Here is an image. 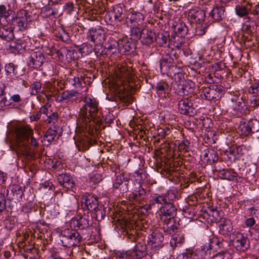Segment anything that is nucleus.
<instances>
[{
    "label": "nucleus",
    "mask_w": 259,
    "mask_h": 259,
    "mask_svg": "<svg viewBox=\"0 0 259 259\" xmlns=\"http://www.w3.org/2000/svg\"><path fill=\"white\" fill-rule=\"evenodd\" d=\"M144 20V15L138 12L129 13L125 18V23L128 27L141 26Z\"/></svg>",
    "instance_id": "nucleus-15"
},
{
    "label": "nucleus",
    "mask_w": 259,
    "mask_h": 259,
    "mask_svg": "<svg viewBox=\"0 0 259 259\" xmlns=\"http://www.w3.org/2000/svg\"><path fill=\"white\" fill-rule=\"evenodd\" d=\"M220 233L223 235H228L231 233L233 227L231 221L230 220L225 219L219 225Z\"/></svg>",
    "instance_id": "nucleus-32"
},
{
    "label": "nucleus",
    "mask_w": 259,
    "mask_h": 259,
    "mask_svg": "<svg viewBox=\"0 0 259 259\" xmlns=\"http://www.w3.org/2000/svg\"><path fill=\"white\" fill-rule=\"evenodd\" d=\"M1 24L0 37L1 38L7 41L13 40L14 38L13 27L9 23L7 25H3L2 23Z\"/></svg>",
    "instance_id": "nucleus-22"
},
{
    "label": "nucleus",
    "mask_w": 259,
    "mask_h": 259,
    "mask_svg": "<svg viewBox=\"0 0 259 259\" xmlns=\"http://www.w3.org/2000/svg\"><path fill=\"white\" fill-rule=\"evenodd\" d=\"M134 250L140 253L144 257L147 254V246L145 243L142 242H138L133 249Z\"/></svg>",
    "instance_id": "nucleus-49"
},
{
    "label": "nucleus",
    "mask_w": 259,
    "mask_h": 259,
    "mask_svg": "<svg viewBox=\"0 0 259 259\" xmlns=\"http://www.w3.org/2000/svg\"><path fill=\"white\" fill-rule=\"evenodd\" d=\"M123 9L119 5L115 6L112 10L108 12L105 15V19L111 24L115 23L116 21L120 22L122 19Z\"/></svg>",
    "instance_id": "nucleus-14"
},
{
    "label": "nucleus",
    "mask_w": 259,
    "mask_h": 259,
    "mask_svg": "<svg viewBox=\"0 0 259 259\" xmlns=\"http://www.w3.org/2000/svg\"><path fill=\"white\" fill-rule=\"evenodd\" d=\"M41 83L38 81H35L31 86V92L30 94L32 95H35L37 93L40 92L41 89Z\"/></svg>",
    "instance_id": "nucleus-56"
},
{
    "label": "nucleus",
    "mask_w": 259,
    "mask_h": 259,
    "mask_svg": "<svg viewBox=\"0 0 259 259\" xmlns=\"http://www.w3.org/2000/svg\"><path fill=\"white\" fill-rule=\"evenodd\" d=\"M167 84L164 82H159L155 87L156 91L160 97H165V91Z\"/></svg>",
    "instance_id": "nucleus-50"
},
{
    "label": "nucleus",
    "mask_w": 259,
    "mask_h": 259,
    "mask_svg": "<svg viewBox=\"0 0 259 259\" xmlns=\"http://www.w3.org/2000/svg\"><path fill=\"white\" fill-rule=\"evenodd\" d=\"M12 13V11L7 10L5 5H0V22L2 23V18H4L7 20V21H8L9 20L8 19H9V17Z\"/></svg>",
    "instance_id": "nucleus-51"
},
{
    "label": "nucleus",
    "mask_w": 259,
    "mask_h": 259,
    "mask_svg": "<svg viewBox=\"0 0 259 259\" xmlns=\"http://www.w3.org/2000/svg\"><path fill=\"white\" fill-rule=\"evenodd\" d=\"M135 225L133 223L129 222H125L124 227H122L124 229V235L126 236L128 239L132 241H135L136 239L137 230L135 229Z\"/></svg>",
    "instance_id": "nucleus-27"
},
{
    "label": "nucleus",
    "mask_w": 259,
    "mask_h": 259,
    "mask_svg": "<svg viewBox=\"0 0 259 259\" xmlns=\"http://www.w3.org/2000/svg\"><path fill=\"white\" fill-rule=\"evenodd\" d=\"M105 38V31L101 27L90 29L87 34L88 40L97 45L102 44Z\"/></svg>",
    "instance_id": "nucleus-11"
},
{
    "label": "nucleus",
    "mask_w": 259,
    "mask_h": 259,
    "mask_svg": "<svg viewBox=\"0 0 259 259\" xmlns=\"http://www.w3.org/2000/svg\"><path fill=\"white\" fill-rule=\"evenodd\" d=\"M146 33L143 32V36L142 42L143 44L149 45L152 44L155 40L156 34L152 31L146 30Z\"/></svg>",
    "instance_id": "nucleus-39"
},
{
    "label": "nucleus",
    "mask_w": 259,
    "mask_h": 259,
    "mask_svg": "<svg viewBox=\"0 0 259 259\" xmlns=\"http://www.w3.org/2000/svg\"><path fill=\"white\" fill-rule=\"evenodd\" d=\"M231 101L235 102V104L232 105V108L237 112V115L247 113L246 112L247 108L245 107V103L242 97H234L231 99Z\"/></svg>",
    "instance_id": "nucleus-21"
},
{
    "label": "nucleus",
    "mask_w": 259,
    "mask_h": 259,
    "mask_svg": "<svg viewBox=\"0 0 259 259\" xmlns=\"http://www.w3.org/2000/svg\"><path fill=\"white\" fill-rule=\"evenodd\" d=\"M173 59L168 55L163 56L160 61V71L162 74H166L168 76H172L178 74L177 68L174 64Z\"/></svg>",
    "instance_id": "nucleus-8"
},
{
    "label": "nucleus",
    "mask_w": 259,
    "mask_h": 259,
    "mask_svg": "<svg viewBox=\"0 0 259 259\" xmlns=\"http://www.w3.org/2000/svg\"><path fill=\"white\" fill-rule=\"evenodd\" d=\"M238 130L241 136H248L259 131V121L251 119L248 121H240Z\"/></svg>",
    "instance_id": "nucleus-7"
},
{
    "label": "nucleus",
    "mask_w": 259,
    "mask_h": 259,
    "mask_svg": "<svg viewBox=\"0 0 259 259\" xmlns=\"http://www.w3.org/2000/svg\"><path fill=\"white\" fill-rule=\"evenodd\" d=\"M232 244L237 249L241 251L245 250L249 246L247 237L242 233L236 234L235 238L232 240Z\"/></svg>",
    "instance_id": "nucleus-16"
},
{
    "label": "nucleus",
    "mask_w": 259,
    "mask_h": 259,
    "mask_svg": "<svg viewBox=\"0 0 259 259\" xmlns=\"http://www.w3.org/2000/svg\"><path fill=\"white\" fill-rule=\"evenodd\" d=\"M71 83L76 88H83V85L82 83L81 77H74L70 80Z\"/></svg>",
    "instance_id": "nucleus-62"
},
{
    "label": "nucleus",
    "mask_w": 259,
    "mask_h": 259,
    "mask_svg": "<svg viewBox=\"0 0 259 259\" xmlns=\"http://www.w3.org/2000/svg\"><path fill=\"white\" fill-rule=\"evenodd\" d=\"M163 241V234L156 231L152 233L148 237V245L153 248L161 247L162 246Z\"/></svg>",
    "instance_id": "nucleus-19"
},
{
    "label": "nucleus",
    "mask_w": 259,
    "mask_h": 259,
    "mask_svg": "<svg viewBox=\"0 0 259 259\" xmlns=\"http://www.w3.org/2000/svg\"><path fill=\"white\" fill-rule=\"evenodd\" d=\"M81 207L83 210L92 211L99 205L98 197L91 194L87 193L81 197Z\"/></svg>",
    "instance_id": "nucleus-9"
},
{
    "label": "nucleus",
    "mask_w": 259,
    "mask_h": 259,
    "mask_svg": "<svg viewBox=\"0 0 259 259\" xmlns=\"http://www.w3.org/2000/svg\"><path fill=\"white\" fill-rule=\"evenodd\" d=\"M32 130L28 126H18L15 128L16 142L19 150L27 157L34 158L35 155L29 149V145L36 147L38 142L31 137Z\"/></svg>",
    "instance_id": "nucleus-2"
},
{
    "label": "nucleus",
    "mask_w": 259,
    "mask_h": 259,
    "mask_svg": "<svg viewBox=\"0 0 259 259\" xmlns=\"http://www.w3.org/2000/svg\"><path fill=\"white\" fill-rule=\"evenodd\" d=\"M71 224L79 229H85L89 226V217L83 215L80 217L78 219H72L71 220Z\"/></svg>",
    "instance_id": "nucleus-30"
},
{
    "label": "nucleus",
    "mask_w": 259,
    "mask_h": 259,
    "mask_svg": "<svg viewBox=\"0 0 259 259\" xmlns=\"http://www.w3.org/2000/svg\"><path fill=\"white\" fill-rule=\"evenodd\" d=\"M135 43L125 38L118 41V49L125 53H130L135 49Z\"/></svg>",
    "instance_id": "nucleus-23"
},
{
    "label": "nucleus",
    "mask_w": 259,
    "mask_h": 259,
    "mask_svg": "<svg viewBox=\"0 0 259 259\" xmlns=\"http://www.w3.org/2000/svg\"><path fill=\"white\" fill-rule=\"evenodd\" d=\"M17 66L12 63L7 64L5 66V71L7 75L12 78L16 77L17 75Z\"/></svg>",
    "instance_id": "nucleus-42"
},
{
    "label": "nucleus",
    "mask_w": 259,
    "mask_h": 259,
    "mask_svg": "<svg viewBox=\"0 0 259 259\" xmlns=\"http://www.w3.org/2000/svg\"><path fill=\"white\" fill-rule=\"evenodd\" d=\"M54 128H50L46 132L43 137L44 141H47L50 144L55 140L57 135V129L59 128V127H57L55 126Z\"/></svg>",
    "instance_id": "nucleus-38"
},
{
    "label": "nucleus",
    "mask_w": 259,
    "mask_h": 259,
    "mask_svg": "<svg viewBox=\"0 0 259 259\" xmlns=\"http://www.w3.org/2000/svg\"><path fill=\"white\" fill-rule=\"evenodd\" d=\"M211 259H232V255L228 252L223 251L213 255Z\"/></svg>",
    "instance_id": "nucleus-58"
},
{
    "label": "nucleus",
    "mask_w": 259,
    "mask_h": 259,
    "mask_svg": "<svg viewBox=\"0 0 259 259\" xmlns=\"http://www.w3.org/2000/svg\"><path fill=\"white\" fill-rule=\"evenodd\" d=\"M77 50L80 57L88 55L91 52V50H88V45L85 44H82L80 48L77 49Z\"/></svg>",
    "instance_id": "nucleus-57"
},
{
    "label": "nucleus",
    "mask_w": 259,
    "mask_h": 259,
    "mask_svg": "<svg viewBox=\"0 0 259 259\" xmlns=\"http://www.w3.org/2000/svg\"><path fill=\"white\" fill-rule=\"evenodd\" d=\"M201 159L206 161L209 164H212L218 159L217 152L213 149H205L201 155Z\"/></svg>",
    "instance_id": "nucleus-24"
},
{
    "label": "nucleus",
    "mask_w": 259,
    "mask_h": 259,
    "mask_svg": "<svg viewBox=\"0 0 259 259\" xmlns=\"http://www.w3.org/2000/svg\"><path fill=\"white\" fill-rule=\"evenodd\" d=\"M170 132V130L168 128H159L157 130V136L159 138L158 140L160 139H163L165 137V136L168 135Z\"/></svg>",
    "instance_id": "nucleus-64"
},
{
    "label": "nucleus",
    "mask_w": 259,
    "mask_h": 259,
    "mask_svg": "<svg viewBox=\"0 0 259 259\" xmlns=\"http://www.w3.org/2000/svg\"><path fill=\"white\" fill-rule=\"evenodd\" d=\"M159 204L161 205L159 209L158 215L160 222L163 224V230L167 234H171L177 229L174 221L177 209L173 203Z\"/></svg>",
    "instance_id": "nucleus-3"
},
{
    "label": "nucleus",
    "mask_w": 259,
    "mask_h": 259,
    "mask_svg": "<svg viewBox=\"0 0 259 259\" xmlns=\"http://www.w3.org/2000/svg\"><path fill=\"white\" fill-rule=\"evenodd\" d=\"M215 171L218 172V176L222 179L229 181H234L236 180L237 174L232 169H216Z\"/></svg>",
    "instance_id": "nucleus-26"
},
{
    "label": "nucleus",
    "mask_w": 259,
    "mask_h": 259,
    "mask_svg": "<svg viewBox=\"0 0 259 259\" xmlns=\"http://www.w3.org/2000/svg\"><path fill=\"white\" fill-rule=\"evenodd\" d=\"M57 180L59 184L67 190L73 191L75 184L73 178L70 176L63 174L58 176Z\"/></svg>",
    "instance_id": "nucleus-20"
},
{
    "label": "nucleus",
    "mask_w": 259,
    "mask_h": 259,
    "mask_svg": "<svg viewBox=\"0 0 259 259\" xmlns=\"http://www.w3.org/2000/svg\"><path fill=\"white\" fill-rule=\"evenodd\" d=\"M10 21V19H9ZM31 21L28 12L25 10H20L17 12L15 17L11 19L10 24L14 29L17 28L19 30L22 31L25 29L28 22Z\"/></svg>",
    "instance_id": "nucleus-6"
},
{
    "label": "nucleus",
    "mask_w": 259,
    "mask_h": 259,
    "mask_svg": "<svg viewBox=\"0 0 259 259\" xmlns=\"http://www.w3.org/2000/svg\"><path fill=\"white\" fill-rule=\"evenodd\" d=\"M131 28V39L134 41H137L141 38L142 32L144 30H142L141 26L130 27Z\"/></svg>",
    "instance_id": "nucleus-41"
},
{
    "label": "nucleus",
    "mask_w": 259,
    "mask_h": 259,
    "mask_svg": "<svg viewBox=\"0 0 259 259\" xmlns=\"http://www.w3.org/2000/svg\"><path fill=\"white\" fill-rule=\"evenodd\" d=\"M246 151L245 148L243 146H235L232 147L230 152L231 154L233 155L236 158H239L242 156Z\"/></svg>",
    "instance_id": "nucleus-44"
},
{
    "label": "nucleus",
    "mask_w": 259,
    "mask_h": 259,
    "mask_svg": "<svg viewBox=\"0 0 259 259\" xmlns=\"http://www.w3.org/2000/svg\"><path fill=\"white\" fill-rule=\"evenodd\" d=\"M134 176L136 181L140 184L146 179L148 174L144 169H140L135 172Z\"/></svg>",
    "instance_id": "nucleus-47"
},
{
    "label": "nucleus",
    "mask_w": 259,
    "mask_h": 259,
    "mask_svg": "<svg viewBox=\"0 0 259 259\" xmlns=\"http://www.w3.org/2000/svg\"><path fill=\"white\" fill-rule=\"evenodd\" d=\"M84 104L80 109L79 117L77 120V128L81 131L85 137L94 135L93 123H98L101 120V113L99 111L98 103L95 98L85 97Z\"/></svg>",
    "instance_id": "nucleus-1"
},
{
    "label": "nucleus",
    "mask_w": 259,
    "mask_h": 259,
    "mask_svg": "<svg viewBox=\"0 0 259 259\" xmlns=\"http://www.w3.org/2000/svg\"><path fill=\"white\" fill-rule=\"evenodd\" d=\"M11 190L14 196H15L17 199L21 198L23 194L22 188L18 185H12Z\"/></svg>",
    "instance_id": "nucleus-55"
},
{
    "label": "nucleus",
    "mask_w": 259,
    "mask_h": 259,
    "mask_svg": "<svg viewBox=\"0 0 259 259\" xmlns=\"http://www.w3.org/2000/svg\"><path fill=\"white\" fill-rule=\"evenodd\" d=\"M5 87L4 84H2L0 87V107H4L9 106L12 105V102L9 99H7L4 96L5 91Z\"/></svg>",
    "instance_id": "nucleus-43"
},
{
    "label": "nucleus",
    "mask_w": 259,
    "mask_h": 259,
    "mask_svg": "<svg viewBox=\"0 0 259 259\" xmlns=\"http://www.w3.org/2000/svg\"><path fill=\"white\" fill-rule=\"evenodd\" d=\"M178 192L176 189L168 190L163 195H159L154 197L151 200L152 204L155 203H172L176 199Z\"/></svg>",
    "instance_id": "nucleus-10"
},
{
    "label": "nucleus",
    "mask_w": 259,
    "mask_h": 259,
    "mask_svg": "<svg viewBox=\"0 0 259 259\" xmlns=\"http://www.w3.org/2000/svg\"><path fill=\"white\" fill-rule=\"evenodd\" d=\"M62 53L65 54L66 59L69 61L80 58V55H78L77 50L72 48H62Z\"/></svg>",
    "instance_id": "nucleus-36"
},
{
    "label": "nucleus",
    "mask_w": 259,
    "mask_h": 259,
    "mask_svg": "<svg viewBox=\"0 0 259 259\" xmlns=\"http://www.w3.org/2000/svg\"><path fill=\"white\" fill-rule=\"evenodd\" d=\"M61 8L60 6L56 5H52L51 3L44 8V13L46 17H53L56 18L58 17L61 13Z\"/></svg>",
    "instance_id": "nucleus-28"
},
{
    "label": "nucleus",
    "mask_w": 259,
    "mask_h": 259,
    "mask_svg": "<svg viewBox=\"0 0 259 259\" xmlns=\"http://www.w3.org/2000/svg\"><path fill=\"white\" fill-rule=\"evenodd\" d=\"M168 36L163 34H159L158 36L155 37V41L160 46L162 47L168 46L167 45V41Z\"/></svg>",
    "instance_id": "nucleus-54"
},
{
    "label": "nucleus",
    "mask_w": 259,
    "mask_h": 259,
    "mask_svg": "<svg viewBox=\"0 0 259 259\" xmlns=\"http://www.w3.org/2000/svg\"><path fill=\"white\" fill-rule=\"evenodd\" d=\"M208 214L209 215L212 216L216 222L220 221L222 219V211L217 208L209 207Z\"/></svg>",
    "instance_id": "nucleus-46"
},
{
    "label": "nucleus",
    "mask_w": 259,
    "mask_h": 259,
    "mask_svg": "<svg viewBox=\"0 0 259 259\" xmlns=\"http://www.w3.org/2000/svg\"><path fill=\"white\" fill-rule=\"evenodd\" d=\"M46 61L44 53L40 50L32 51L29 57V66L34 69L39 68Z\"/></svg>",
    "instance_id": "nucleus-12"
},
{
    "label": "nucleus",
    "mask_w": 259,
    "mask_h": 259,
    "mask_svg": "<svg viewBox=\"0 0 259 259\" xmlns=\"http://www.w3.org/2000/svg\"><path fill=\"white\" fill-rule=\"evenodd\" d=\"M190 142L187 140H184L179 144L178 148L180 151L187 152L189 150Z\"/></svg>",
    "instance_id": "nucleus-63"
},
{
    "label": "nucleus",
    "mask_w": 259,
    "mask_h": 259,
    "mask_svg": "<svg viewBox=\"0 0 259 259\" xmlns=\"http://www.w3.org/2000/svg\"><path fill=\"white\" fill-rule=\"evenodd\" d=\"M183 259H201L197 251L193 249H186L182 254Z\"/></svg>",
    "instance_id": "nucleus-45"
},
{
    "label": "nucleus",
    "mask_w": 259,
    "mask_h": 259,
    "mask_svg": "<svg viewBox=\"0 0 259 259\" xmlns=\"http://www.w3.org/2000/svg\"><path fill=\"white\" fill-rule=\"evenodd\" d=\"M195 83L191 81H185L184 83L181 85L179 94L182 96H187L194 91Z\"/></svg>",
    "instance_id": "nucleus-35"
},
{
    "label": "nucleus",
    "mask_w": 259,
    "mask_h": 259,
    "mask_svg": "<svg viewBox=\"0 0 259 259\" xmlns=\"http://www.w3.org/2000/svg\"><path fill=\"white\" fill-rule=\"evenodd\" d=\"M117 47H118V41L113 39H111V41L106 44L105 49L107 50L106 53H113L115 52Z\"/></svg>",
    "instance_id": "nucleus-52"
},
{
    "label": "nucleus",
    "mask_w": 259,
    "mask_h": 259,
    "mask_svg": "<svg viewBox=\"0 0 259 259\" xmlns=\"http://www.w3.org/2000/svg\"><path fill=\"white\" fill-rule=\"evenodd\" d=\"M220 242L217 239L209 240V242L201 247V250L197 251L200 257L202 259L204 255L210 254V251L213 249L214 245L220 246Z\"/></svg>",
    "instance_id": "nucleus-25"
},
{
    "label": "nucleus",
    "mask_w": 259,
    "mask_h": 259,
    "mask_svg": "<svg viewBox=\"0 0 259 259\" xmlns=\"http://www.w3.org/2000/svg\"><path fill=\"white\" fill-rule=\"evenodd\" d=\"M209 16L214 21L222 20L225 17V8L223 6H217L210 12Z\"/></svg>",
    "instance_id": "nucleus-34"
},
{
    "label": "nucleus",
    "mask_w": 259,
    "mask_h": 259,
    "mask_svg": "<svg viewBox=\"0 0 259 259\" xmlns=\"http://www.w3.org/2000/svg\"><path fill=\"white\" fill-rule=\"evenodd\" d=\"M128 197L130 201L141 203L146 198V191L141 185H138L130 194Z\"/></svg>",
    "instance_id": "nucleus-18"
},
{
    "label": "nucleus",
    "mask_w": 259,
    "mask_h": 259,
    "mask_svg": "<svg viewBox=\"0 0 259 259\" xmlns=\"http://www.w3.org/2000/svg\"><path fill=\"white\" fill-rule=\"evenodd\" d=\"M178 109L181 114L189 115L194 113L195 108L192 101L188 98H185L179 101Z\"/></svg>",
    "instance_id": "nucleus-17"
},
{
    "label": "nucleus",
    "mask_w": 259,
    "mask_h": 259,
    "mask_svg": "<svg viewBox=\"0 0 259 259\" xmlns=\"http://www.w3.org/2000/svg\"><path fill=\"white\" fill-rule=\"evenodd\" d=\"M236 14L240 17L246 16L249 13V9L244 6L238 5L235 8Z\"/></svg>",
    "instance_id": "nucleus-53"
},
{
    "label": "nucleus",
    "mask_w": 259,
    "mask_h": 259,
    "mask_svg": "<svg viewBox=\"0 0 259 259\" xmlns=\"http://www.w3.org/2000/svg\"><path fill=\"white\" fill-rule=\"evenodd\" d=\"M189 17L197 23H201L204 21L205 13L203 10H191L189 13Z\"/></svg>",
    "instance_id": "nucleus-33"
},
{
    "label": "nucleus",
    "mask_w": 259,
    "mask_h": 259,
    "mask_svg": "<svg viewBox=\"0 0 259 259\" xmlns=\"http://www.w3.org/2000/svg\"><path fill=\"white\" fill-rule=\"evenodd\" d=\"M201 90V96L202 98L214 102L220 100L225 93V90L223 86L214 84L207 87H203Z\"/></svg>",
    "instance_id": "nucleus-5"
},
{
    "label": "nucleus",
    "mask_w": 259,
    "mask_h": 259,
    "mask_svg": "<svg viewBox=\"0 0 259 259\" xmlns=\"http://www.w3.org/2000/svg\"><path fill=\"white\" fill-rule=\"evenodd\" d=\"M144 257L133 249L126 251V259H140Z\"/></svg>",
    "instance_id": "nucleus-59"
},
{
    "label": "nucleus",
    "mask_w": 259,
    "mask_h": 259,
    "mask_svg": "<svg viewBox=\"0 0 259 259\" xmlns=\"http://www.w3.org/2000/svg\"><path fill=\"white\" fill-rule=\"evenodd\" d=\"M115 74L117 77L120 79L124 81L131 77L133 74L132 72L124 66L120 65V67L118 66L115 71Z\"/></svg>",
    "instance_id": "nucleus-31"
},
{
    "label": "nucleus",
    "mask_w": 259,
    "mask_h": 259,
    "mask_svg": "<svg viewBox=\"0 0 259 259\" xmlns=\"http://www.w3.org/2000/svg\"><path fill=\"white\" fill-rule=\"evenodd\" d=\"M130 181L122 174L116 175L113 182V187L114 189L119 190L124 193L128 191Z\"/></svg>",
    "instance_id": "nucleus-13"
},
{
    "label": "nucleus",
    "mask_w": 259,
    "mask_h": 259,
    "mask_svg": "<svg viewBox=\"0 0 259 259\" xmlns=\"http://www.w3.org/2000/svg\"><path fill=\"white\" fill-rule=\"evenodd\" d=\"M81 240V235L75 229H64L61 233V241L64 247H70L77 246Z\"/></svg>",
    "instance_id": "nucleus-4"
},
{
    "label": "nucleus",
    "mask_w": 259,
    "mask_h": 259,
    "mask_svg": "<svg viewBox=\"0 0 259 259\" xmlns=\"http://www.w3.org/2000/svg\"><path fill=\"white\" fill-rule=\"evenodd\" d=\"M81 77L83 88L87 85H91L95 78L94 75L91 72H87Z\"/></svg>",
    "instance_id": "nucleus-48"
},
{
    "label": "nucleus",
    "mask_w": 259,
    "mask_h": 259,
    "mask_svg": "<svg viewBox=\"0 0 259 259\" xmlns=\"http://www.w3.org/2000/svg\"><path fill=\"white\" fill-rule=\"evenodd\" d=\"M6 209V199L5 194L0 192V214Z\"/></svg>",
    "instance_id": "nucleus-61"
},
{
    "label": "nucleus",
    "mask_w": 259,
    "mask_h": 259,
    "mask_svg": "<svg viewBox=\"0 0 259 259\" xmlns=\"http://www.w3.org/2000/svg\"><path fill=\"white\" fill-rule=\"evenodd\" d=\"M93 212V217L97 221L100 222L102 220L106 215V208L102 205L99 204L95 210L92 211Z\"/></svg>",
    "instance_id": "nucleus-37"
},
{
    "label": "nucleus",
    "mask_w": 259,
    "mask_h": 259,
    "mask_svg": "<svg viewBox=\"0 0 259 259\" xmlns=\"http://www.w3.org/2000/svg\"><path fill=\"white\" fill-rule=\"evenodd\" d=\"M23 39H18L15 41H11L9 45L10 50L14 53H22L26 47Z\"/></svg>",
    "instance_id": "nucleus-29"
},
{
    "label": "nucleus",
    "mask_w": 259,
    "mask_h": 259,
    "mask_svg": "<svg viewBox=\"0 0 259 259\" xmlns=\"http://www.w3.org/2000/svg\"><path fill=\"white\" fill-rule=\"evenodd\" d=\"M78 93L74 91H65L61 93L60 95V101H71L74 100L78 95Z\"/></svg>",
    "instance_id": "nucleus-40"
},
{
    "label": "nucleus",
    "mask_w": 259,
    "mask_h": 259,
    "mask_svg": "<svg viewBox=\"0 0 259 259\" xmlns=\"http://www.w3.org/2000/svg\"><path fill=\"white\" fill-rule=\"evenodd\" d=\"M47 117L46 122L48 123L54 124L58 121V116L56 112H51L47 115Z\"/></svg>",
    "instance_id": "nucleus-60"
}]
</instances>
